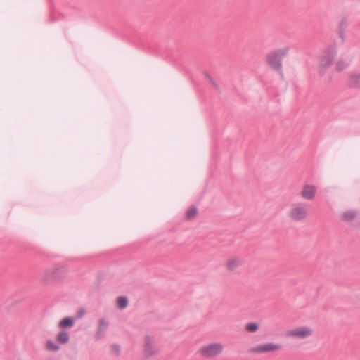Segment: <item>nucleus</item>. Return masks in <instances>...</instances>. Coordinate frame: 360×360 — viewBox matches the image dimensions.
<instances>
[{
    "label": "nucleus",
    "mask_w": 360,
    "mask_h": 360,
    "mask_svg": "<svg viewBox=\"0 0 360 360\" xmlns=\"http://www.w3.org/2000/svg\"><path fill=\"white\" fill-rule=\"evenodd\" d=\"M46 349L50 351H58L59 346L52 340H47L45 345Z\"/></svg>",
    "instance_id": "4468645a"
},
{
    "label": "nucleus",
    "mask_w": 360,
    "mask_h": 360,
    "mask_svg": "<svg viewBox=\"0 0 360 360\" xmlns=\"http://www.w3.org/2000/svg\"><path fill=\"white\" fill-rule=\"evenodd\" d=\"M74 324V320L72 318L66 317L63 319L58 323L60 328H71Z\"/></svg>",
    "instance_id": "9b49d317"
},
{
    "label": "nucleus",
    "mask_w": 360,
    "mask_h": 360,
    "mask_svg": "<svg viewBox=\"0 0 360 360\" xmlns=\"http://www.w3.org/2000/svg\"><path fill=\"white\" fill-rule=\"evenodd\" d=\"M280 345L274 343H266L259 345L254 349V351L257 352H268L276 351L280 349Z\"/></svg>",
    "instance_id": "1a4fd4ad"
},
{
    "label": "nucleus",
    "mask_w": 360,
    "mask_h": 360,
    "mask_svg": "<svg viewBox=\"0 0 360 360\" xmlns=\"http://www.w3.org/2000/svg\"><path fill=\"white\" fill-rule=\"evenodd\" d=\"M336 53L335 46L327 48L320 59V65L321 68H327L332 65L335 60Z\"/></svg>",
    "instance_id": "423d86ee"
},
{
    "label": "nucleus",
    "mask_w": 360,
    "mask_h": 360,
    "mask_svg": "<svg viewBox=\"0 0 360 360\" xmlns=\"http://www.w3.org/2000/svg\"><path fill=\"white\" fill-rule=\"evenodd\" d=\"M355 82L360 83V74L354 77Z\"/></svg>",
    "instance_id": "6ab92c4d"
},
{
    "label": "nucleus",
    "mask_w": 360,
    "mask_h": 360,
    "mask_svg": "<svg viewBox=\"0 0 360 360\" xmlns=\"http://www.w3.org/2000/svg\"><path fill=\"white\" fill-rule=\"evenodd\" d=\"M117 306L120 309H124L128 304V300L124 297H120L117 300Z\"/></svg>",
    "instance_id": "dca6fc26"
},
{
    "label": "nucleus",
    "mask_w": 360,
    "mask_h": 360,
    "mask_svg": "<svg viewBox=\"0 0 360 360\" xmlns=\"http://www.w3.org/2000/svg\"><path fill=\"white\" fill-rule=\"evenodd\" d=\"M224 350V346L219 342H212L202 346L198 349L199 354L204 358H215L220 355Z\"/></svg>",
    "instance_id": "f03ea898"
},
{
    "label": "nucleus",
    "mask_w": 360,
    "mask_h": 360,
    "mask_svg": "<svg viewBox=\"0 0 360 360\" xmlns=\"http://www.w3.org/2000/svg\"><path fill=\"white\" fill-rule=\"evenodd\" d=\"M355 217V214L353 212H347L343 214V217L346 219L350 220Z\"/></svg>",
    "instance_id": "f3484780"
},
{
    "label": "nucleus",
    "mask_w": 360,
    "mask_h": 360,
    "mask_svg": "<svg viewBox=\"0 0 360 360\" xmlns=\"http://www.w3.org/2000/svg\"><path fill=\"white\" fill-rule=\"evenodd\" d=\"M69 334L65 331H61L57 335V340L62 344L67 343L69 341Z\"/></svg>",
    "instance_id": "ddd939ff"
},
{
    "label": "nucleus",
    "mask_w": 360,
    "mask_h": 360,
    "mask_svg": "<svg viewBox=\"0 0 360 360\" xmlns=\"http://www.w3.org/2000/svg\"><path fill=\"white\" fill-rule=\"evenodd\" d=\"M288 218L293 221H302L308 217L307 208L301 204H293L288 212Z\"/></svg>",
    "instance_id": "20e7f679"
},
{
    "label": "nucleus",
    "mask_w": 360,
    "mask_h": 360,
    "mask_svg": "<svg viewBox=\"0 0 360 360\" xmlns=\"http://www.w3.org/2000/svg\"><path fill=\"white\" fill-rule=\"evenodd\" d=\"M243 264V260L238 257H231L226 259V269L229 272L236 271Z\"/></svg>",
    "instance_id": "6e6552de"
},
{
    "label": "nucleus",
    "mask_w": 360,
    "mask_h": 360,
    "mask_svg": "<svg viewBox=\"0 0 360 360\" xmlns=\"http://www.w3.org/2000/svg\"><path fill=\"white\" fill-rule=\"evenodd\" d=\"M317 187L315 185L306 184L303 185L300 196L307 200H312L316 198Z\"/></svg>",
    "instance_id": "0eeeda50"
},
{
    "label": "nucleus",
    "mask_w": 360,
    "mask_h": 360,
    "mask_svg": "<svg viewBox=\"0 0 360 360\" xmlns=\"http://www.w3.org/2000/svg\"><path fill=\"white\" fill-rule=\"evenodd\" d=\"M313 334V329L307 326H297L288 330L285 336L288 338L304 339L309 338Z\"/></svg>",
    "instance_id": "39448f33"
},
{
    "label": "nucleus",
    "mask_w": 360,
    "mask_h": 360,
    "mask_svg": "<svg viewBox=\"0 0 360 360\" xmlns=\"http://www.w3.org/2000/svg\"><path fill=\"white\" fill-rule=\"evenodd\" d=\"M259 328V326L257 323H249L245 325V329L249 333L256 332Z\"/></svg>",
    "instance_id": "2eb2a0df"
},
{
    "label": "nucleus",
    "mask_w": 360,
    "mask_h": 360,
    "mask_svg": "<svg viewBox=\"0 0 360 360\" xmlns=\"http://www.w3.org/2000/svg\"><path fill=\"white\" fill-rule=\"evenodd\" d=\"M111 351L115 354H118L120 353V346L117 345H114L111 347Z\"/></svg>",
    "instance_id": "a211bd4d"
},
{
    "label": "nucleus",
    "mask_w": 360,
    "mask_h": 360,
    "mask_svg": "<svg viewBox=\"0 0 360 360\" xmlns=\"http://www.w3.org/2000/svg\"><path fill=\"white\" fill-rule=\"evenodd\" d=\"M198 215V210L195 207H191L188 209L186 213V217L187 219L191 220L196 217Z\"/></svg>",
    "instance_id": "f8f14e48"
},
{
    "label": "nucleus",
    "mask_w": 360,
    "mask_h": 360,
    "mask_svg": "<svg viewBox=\"0 0 360 360\" xmlns=\"http://www.w3.org/2000/svg\"><path fill=\"white\" fill-rule=\"evenodd\" d=\"M108 326V323L105 319H101L98 323V330L96 334L97 338H100L105 332Z\"/></svg>",
    "instance_id": "9d476101"
},
{
    "label": "nucleus",
    "mask_w": 360,
    "mask_h": 360,
    "mask_svg": "<svg viewBox=\"0 0 360 360\" xmlns=\"http://www.w3.org/2000/svg\"><path fill=\"white\" fill-rule=\"evenodd\" d=\"M143 351L146 357H151L158 354L160 349L155 335L149 334L145 335Z\"/></svg>",
    "instance_id": "7ed1b4c3"
},
{
    "label": "nucleus",
    "mask_w": 360,
    "mask_h": 360,
    "mask_svg": "<svg viewBox=\"0 0 360 360\" xmlns=\"http://www.w3.org/2000/svg\"><path fill=\"white\" fill-rule=\"evenodd\" d=\"M289 50L288 47L285 46L269 52L265 57L267 65L276 72H281L282 58L288 55Z\"/></svg>",
    "instance_id": "f257e3e1"
}]
</instances>
